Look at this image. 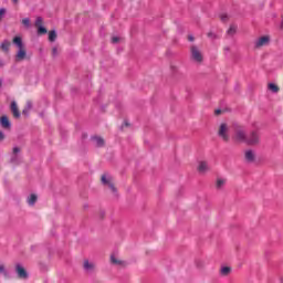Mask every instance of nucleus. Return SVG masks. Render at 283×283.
Returning <instances> with one entry per match:
<instances>
[{
    "mask_svg": "<svg viewBox=\"0 0 283 283\" xmlns=\"http://www.w3.org/2000/svg\"><path fill=\"white\" fill-rule=\"evenodd\" d=\"M12 43L19 49L15 54V61L18 63L21 61H25V57L28 56V51L25 50V45L23 44V40L21 39V36H14Z\"/></svg>",
    "mask_w": 283,
    "mask_h": 283,
    "instance_id": "f257e3e1",
    "label": "nucleus"
},
{
    "mask_svg": "<svg viewBox=\"0 0 283 283\" xmlns=\"http://www.w3.org/2000/svg\"><path fill=\"white\" fill-rule=\"evenodd\" d=\"M247 139H248V136H247V130H244L242 127H238L235 130H234V134L232 136V140L234 143H244L247 145Z\"/></svg>",
    "mask_w": 283,
    "mask_h": 283,
    "instance_id": "f03ea898",
    "label": "nucleus"
},
{
    "mask_svg": "<svg viewBox=\"0 0 283 283\" xmlns=\"http://www.w3.org/2000/svg\"><path fill=\"white\" fill-rule=\"evenodd\" d=\"M101 181L104 187L111 189L112 193H117L118 189L116 188V185L114 184V178H112V176L102 175Z\"/></svg>",
    "mask_w": 283,
    "mask_h": 283,
    "instance_id": "7ed1b4c3",
    "label": "nucleus"
},
{
    "mask_svg": "<svg viewBox=\"0 0 283 283\" xmlns=\"http://www.w3.org/2000/svg\"><path fill=\"white\" fill-rule=\"evenodd\" d=\"M190 59L195 63H202V61H203L202 51H200V49L198 46L192 45L190 48Z\"/></svg>",
    "mask_w": 283,
    "mask_h": 283,
    "instance_id": "20e7f679",
    "label": "nucleus"
},
{
    "mask_svg": "<svg viewBox=\"0 0 283 283\" xmlns=\"http://www.w3.org/2000/svg\"><path fill=\"white\" fill-rule=\"evenodd\" d=\"M218 136L223 140V143H229V140H231V137L229 136V125H227V123L220 124Z\"/></svg>",
    "mask_w": 283,
    "mask_h": 283,
    "instance_id": "39448f33",
    "label": "nucleus"
},
{
    "mask_svg": "<svg viewBox=\"0 0 283 283\" xmlns=\"http://www.w3.org/2000/svg\"><path fill=\"white\" fill-rule=\"evenodd\" d=\"M271 44V35H262L254 41L255 50H262Z\"/></svg>",
    "mask_w": 283,
    "mask_h": 283,
    "instance_id": "423d86ee",
    "label": "nucleus"
},
{
    "mask_svg": "<svg viewBox=\"0 0 283 283\" xmlns=\"http://www.w3.org/2000/svg\"><path fill=\"white\" fill-rule=\"evenodd\" d=\"M245 145H250L251 147L260 145V134L255 130L251 132L248 136Z\"/></svg>",
    "mask_w": 283,
    "mask_h": 283,
    "instance_id": "0eeeda50",
    "label": "nucleus"
},
{
    "mask_svg": "<svg viewBox=\"0 0 283 283\" xmlns=\"http://www.w3.org/2000/svg\"><path fill=\"white\" fill-rule=\"evenodd\" d=\"M15 273L19 280H28V271L21 264H15Z\"/></svg>",
    "mask_w": 283,
    "mask_h": 283,
    "instance_id": "6e6552de",
    "label": "nucleus"
},
{
    "mask_svg": "<svg viewBox=\"0 0 283 283\" xmlns=\"http://www.w3.org/2000/svg\"><path fill=\"white\" fill-rule=\"evenodd\" d=\"M83 269L86 271V273H94V271H96V263L90 260H84Z\"/></svg>",
    "mask_w": 283,
    "mask_h": 283,
    "instance_id": "1a4fd4ad",
    "label": "nucleus"
},
{
    "mask_svg": "<svg viewBox=\"0 0 283 283\" xmlns=\"http://www.w3.org/2000/svg\"><path fill=\"white\" fill-rule=\"evenodd\" d=\"M35 28H38L39 34H48V29L43 27V18L38 17L35 20Z\"/></svg>",
    "mask_w": 283,
    "mask_h": 283,
    "instance_id": "9d476101",
    "label": "nucleus"
},
{
    "mask_svg": "<svg viewBox=\"0 0 283 283\" xmlns=\"http://www.w3.org/2000/svg\"><path fill=\"white\" fill-rule=\"evenodd\" d=\"M197 170L199 171V174H207L208 171H211V167L207 161H199Z\"/></svg>",
    "mask_w": 283,
    "mask_h": 283,
    "instance_id": "9b49d317",
    "label": "nucleus"
},
{
    "mask_svg": "<svg viewBox=\"0 0 283 283\" xmlns=\"http://www.w3.org/2000/svg\"><path fill=\"white\" fill-rule=\"evenodd\" d=\"M244 159L247 160V163H255V151H253L252 149L245 150Z\"/></svg>",
    "mask_w": 283,
    "mask_h": 283,
    "instance_id": "f8f14e48",
    "label": "nucleus"
},
{
    "mask_svg": "<svg viewBox=\"0 0 283 283\" xmlns=\"http://www.w3.org/2000/svg\"><path fill=\"white\" fill-rule=\"evenodd\" d=\"M11 112H12L13 118L21 117V113L19 112V106L17 105V102L11 103Z\"/></svg>",
    "mask_w": 283,
    "mask_h": 283,
    "instance_id": "ddd939ff",
    "label": "nucleus"
},
{
    "mask_svg": "<svg viewBox=\"0 0 283 283\" xmlns=\"http://www.w3.org/2000/svg\"><path fill=\"white\" fill-rule=\"evenodd\" d=\"M0 125L3 129H10V119L8 116L3 115L0 117Z\"/></svg>",
    "mask_w": 283,
    "mask_h": 283,
    "instance_id": "4468645a",
    "label": "nucleus"
},
{
    "mask_svg": "<svg viewBox=\"0 0 283 283\" xmlns=\"http://www.w3.org/2000/svg\"><path fill=\"white\" fill-rule=\"evenodd\" d=\"M10 45H11L10 41L4 40V41L1 43V45H0L1 52H4L6 54H8V52H10Z\"/></svg>",
    "mask_w": 283,
    "mask_h": 283,
    "instance_id": "2eb2a0df",
    "label": "nucleus"
},
{
    "mask_svg": "<svg viewBox=\"0 0 283 283\" xmlns=\"http://www.w3.org/2000/svg\"><path fill=\"white\" fill-rule=\"evenodd\" d=\"M93 143L96 145V147L105 146V139H103V137H98V136L93 137Z\"/></svg>",
    "mask_w": 283,
    "mask_h": 283,
    "instance_id": "dca6fc26",
    "label": "nucleus"
},
{
    "mask_svg": "<svg viewBox=\"0 0 283 283\" xmlns=\"http://www.w3.org/2000/svg\"><path fill=\"white\" fill-rule=\"evenodd\" d=\"M112 264H115L116 266H125V262L117 259L115 255L111 256Z\"/></svg>",
    "mask_w": 283,
    "mask_h": 283,
    "instance_id": "f3484780",
    "label": "nucleus"
},
{
    "mask_svg": "<svg viewBox=\"0 0 283 283\" xmlns=\"http://www.w3.org/2000/svg\"><path fill=\"white\" fill-rule=\"evenodd\" d=\"M268 90H270V92H273V94H277V92H280V86H277L276 84L270 83L268 84Z\"/></svg>",
    "mask_w": 283,
    "mask_h": 283,
    "instance_id": "a211bd4d",
    "label": "nucleus"
},
{
    "mask_svg": "<svg viewBox=\"0 0 283 283\" xmlns=\"http://www.w3.org/2000/svg\"><path fill=\"white\" fill-rule=\"evenodd\" d=\"M231 273V268L230 266H223L221 268L220 270V274L223 276V277H227V275H229Z\"/></svg>",
    "mask_w": 283,
    "mask_h": 283,
    "instance_id": "6ab92c4d",
    "label": "nucleus"
},
{
    "mask_svg": "<svg viewBox=\"0 0 283 283\" xmlns=\"http://www.w3.org/2000/svg\"><path fill=\"white\" fill-rule=\"evenodd\" d=\"M224 185H227V180L226 179H222V178L217 179L216 187L218 189H222L224 187Z\"/></svg>",
    "mask_w": 283,
    "mask_h": 283,
    "instance_id": "aec40b11",
    "label": "nucleus"
},
{
    "mask_svg": "<svg viewBox=\"0 0 283 283\" xmlns=\"http://www.w3.org/2000/svg\"><path fill=\"white\" fill-rule=\"evenodd\" d=\"M36 200H38L36 195H31V196L28 198V205H30V207H33V205L36 203Z\"/></svg>",
    "mask_w": 283,
    "mask_h": 283,
    "instance_id": "412c9836",
    "label": "nucleus"
},
{
    "mask_svg": "<svg viewBox=\"0 0 283 283\" xmlns=\"http://www.w3.org/2000/svg\"><path fill=\"white\" fill-rule=\"evenodd\" d=\"M235 32H238V27L237 25H230V28L228 29V34L230 36H233V34H235Z\"/></svg>",
    "mask_w": 283,
    "mask_h": 283,
    "instance_id": "4be33fe9",
    "label": "nucleus"
},
{
    "mask_svg": "<svg viewBox=\"0 0 283 283\" xmlns=\"http://www.w3.org/2000/svg\"><path fill=\"white\" fill-rule=\"evenodd\" d=\"M49 41L53 43V41H56V31H50L49 32Z\"/></svg>",
    "mask_w": 283,
    "mask_h": 283,
    "instance_id": "5701e85b",
    "label": "nucleus"
},
{
    "mask_svg": "<svg viewBox=\"0 0 283 283\" xmlns=\"http://www.w3.org/2000/svg\"><path fill=\"white\" fill-rule=\"evenodd\" d=\"M0 273L4 277H8V271H6V265H0Z\"/></svg>",
    "mask_w": 283,
    "mask_h": 283,
    "instance_id": "b1692460",
    "label": "nucleus"
},
{
    "mask_svg": "<svg viewBox=\"0 0 283 283\" xmlns=\"http://www.w3.org/2000/svg\"><path fill=\"white\" fill-rule=\"evenodd\" d=\"M22 24H24L25 28H30V19L29 18L22 19Z\"/></svg>",
    "mask_w": 283,
    "mask_h": 283,
    "instance_id": "393cba45",
    "label": "nucleus"
},
{
    "mask_svg": "<svg viewBox=\"0 0 283 283\" xmlns=\"http://www.w3.org/2000/svg\"><path fill=\"white\" fill-rule=\"evenodd\" d=\"M6 17V9H0V21Z\"/></svg>",
    "mask_w": 283,
    "mask_h": 283,
    "instance_id": "a878e982",
    "label": "nucleus"
},
{
    "mask_svg": "<svg viewBox=\"0 0 283 283\" xmlns=\"http://www.w3.org/2000/svg\"><path fill=\"white\" fill-rule=\"evenodd\" d=\"M52 55L53 56H57L59 55V49L57 48H53L52 49Z\"/></svg>",
    "mask_w": 283,
    "mask_h": 283,
    "instance_id": "bb28decb",
    "label": "nucleus"
},
{
    "mask_svg": "<svg viewBox=\"0 0 283 283\" xmlns=\"http://www.w3.org/2000/svg\"><path fill=\"white\" fill-rule=\"evenodd\" d=\"M220 19H221V21H227L228 19H229V15H227V14H221L220 15Z\"/></svg>",
    "mask_w": 283,
    "mask_h": 283,
    "instance_id": "cd10ccee",
    "label": "nucleus"
},
{
    "mask_svg": "<svg viewBox=\"0 0 283 283\" xmlns=\"http://www.w3.org/2000/svg\"><path fill=\"white\" fill-rule=\"evenodd\" d=\"M118 41H120V38L118 36L112 38V43H118Z\"/></svg>",
    "mask_w": 283,
    "mask_h": 283,
    "instance_id": "c85d7f7f",
    "label": "nucleus"
},
{
    "mask_svg": "<svg viewBox=\"0 0 283 283\" xmlns=\"http://www.w3.org/2000/svg\"><path fill=\"white\" fill-rule=\"evenodd\" d=\"M25 109H32V102H27V107Z\"/></svg>",
    "mask_w": 283,
    "mask_h": 283,
    "instance_id": "c756f323",
    "label": "nucleus"
},
{
    "mask_svg": "<svg viewBox=\"0 0 283 283\" xmlns=\"http://www.w3.org/2000/svg\"><path fill=\"white\" fill-rule=\"evenodd\" d=\"M0 140H6V135L0 130Z\"/></svg>",
    "mask_w": 283,
    "mask_h": 283,
    "instance_id": "7c9ffc66",
    "label": "nucleus"
},
{
    "mask_svg": "<svg viewBox=\"0 0 283 283\" xmlns=\"http://www.w3.org/2000/svg\"><path fill=\"white\" fill-rule=\"evenodd\" d=\"M19 151H21V149H19V147L13 148V154H19Z\"/></svg>",
    "mask_w": 283,
    "mask_h": 283,
    "instance_id": "2f4dec72",
    "label": "nucleus"
},
{
    "mask_svg": "<svg viewBox=\"0 0 283 283\" xmlns=\"http://www.w3.org/2000/svg\"><path fill=\"white\" fill-rule=\"evenodd\" d=\"M195 39H193V35H189L188 36V41H193Z\"/></svg>",
    "mask_w": 283,
    "mask_h": 283,
    "instance_id": "473e14b6",
    "label": "nucleus"
},
{
    "mask_svg": "<svg viewBox=\"0 0 283 283\" xmlns=\"http://www.w3.org/2000/svg\"><path fill=\"white\" fill-rule=\"evenodd\" d=\"M12 2H13L14 4H17V3H19V0H12Z\"/></svg>",
    "mask_w": 283,
    "mask_h": 283,
    "instance_id": "72a5a7b5",
    "label": "nucleus"
},
{
    "mask_svg": "<svg viewBox=\"0 0 283 283\" xmlns=\"http://www.w3.org/2000/svg\"><path fill=\"white\" fill-rule=\"evenodd\" d=\"M208 36H209V38L213 36V33H208Z\"/></svg>",
    "mask_w": 283,
    "mask_h": 283,
    "instance_id": "f704fd0d",
    "label": "nucleus"
},
{
    "mask_svg": "<svg viewBox=\"0 0 283 283\" xmlns=\"http://www.w3.org/2000/svg\"><path fill=\"white\" fill-rule=\"evenodd\" d=\"M220 113H221V111H220V109L216 111V114H220Z\"/></svg>",
    "mask_w": 283,
    "mask_h": 283,
    "instance_id": "c9c22d12",
    "label": "nucleus"
},
{
    "mask_svg": "<svg viewBox=\"0 0 283 283\" xmlns=\"http://www.w3.org/2000/svg\"><path fill=\"white\" fill-rule=\"evenodd\" d=\"M0 67H3V62H0Z\"/></svg>",
    "mask_w": 283,
    "mask_h": 283,
    "instance_id": "e433bc0d",
    "label": "nucleus"
},
{
    "mask_svg": "<svg viewBox=\"0 0 283 283\" xmlns=\"http://www.w3.org/2000/svg\"><path fill=\"white\" fill-rule=\"evenodd\" d=\"M1 85H2V82H1V80H0V87H1Z\"/></svg>",
    "mask_w": 283,
    "mask_h": 283,
    "instance_id": "4c0bfd02",
    "label": "nucleus"
},
{
    "mask_svg": "<svg viewBox=\"0 0 283 283\" xmlns=\"http://www.w3.org/2000/svg\"><path fill=\"white\" fill-rule=\"evenodd\" d=\"M281 282L283 283V276L281 277Z\"/></svg>",
    "mask_w": 283,
    "mask_h": 283,
    "instance_id": "58836bf2",
    "label": "nucleus"
}]
</instances>
